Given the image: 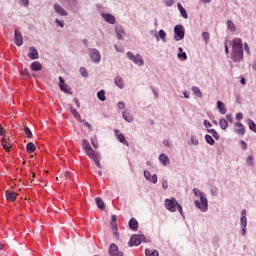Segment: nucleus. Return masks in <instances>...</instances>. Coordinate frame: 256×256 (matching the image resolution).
Returning <instances> with one entry per match:
<instances>
[{
	"instance_id": "nucleus-17",
	"label": "nucleus",
	"mask_w": 256,
	"mask_h": 256,
	"mask_svg": "<svg viewBox=\"0 0 256 256\" xmlns=\"http://www.w3.org/2000/svg\"><path fill=\"white\" fill-rule=\"evenodd\" d=\"M102 17L107 23H110L111 25H114L115 16H113L111 14H102Z\"/></svg>"
},
{
	"instance_id": "nucleus-58",
	"label": "nucleus",
	"mask_w": 256,
	"mask_h": 256,
	"mask_svg": "<svg viewBox=\"0 0 256 256\" xmlns=\"http://www.w3.org/2000/svg\"><path fill=\"white\" fill-rule=\"evenodd\" d=\"M74 103H75L76 107H78V109L81 107V103L79 102V99L74 98Z\"/></svg>"
},
{
	"instance_id": "nucleus-22",
	"label": "nucleus",
	"mask_w": 256,
	"mask_h": 256,
	"mask_svg": "<svg viewBox=\"0 0 256 256\" xmlns=\"http://www.w3.org/2000/svg\"><path fill=\"white\" fill-rule=\"evenodd\" d=\"M159 161L162 163V165L166 166L169 165L170 161H169V157H167V155L165 154H161L159 156Z\"/></svg>"
},
{
	"instance_id": "nucleus-23",
	"label": "nucleus",
	"mask_w": 256,
	"mask_h": 256,
	"mask_svg": "<svg viewBox=\"0 0 256 256\" xmlns=\"http://www.w3.org/2000/svg\"><path fill=\"white\" fill-rule=\"evenodd\" d=\"M31 69L32 71H41V69H43V66H41V63H39L38 61H34L31 64Z\"/></svg>"
},
{
	"instance_id": "nucleus-19",
	"label": "nucleus",
	"mask_w": 256,
	"mask_h": 256,
	"mask_svg": "<svg viewBox=\"0 0 256 256\" xmlns=\"http://www.w3.org/2000/svg\"><path fill=\"white\" fill-rule=\"evenodd\" d=\"M54 9L56 13H58V15H62V16L67 15V11H65V9H63V7H61L59 4H55Z\"/></svg>"
},
{
	"instance_id": "nucleus-26",
	"label": "nucleus",
	"mask_w": 256,
	"mask_h": 256,
	"mask_svg": "<svg viewBox=\"0 0 256 256\" xmlns=\"http://www.w3.org/2000/svg\"><path fill=\"white\" fill-rule=\"evenodd\" d=\"M35 149H37V147L35 146V144L33 142H30L26 145L27 153H35Z\"/></svg>"
},
{
	"instance_id": "nucleus-10",
	"label": "nucleus",
	"mask_w": 256,
	"mask_h": 256,
	"mask_svg": "<svg viewBox=\"0 0 256 256\" xmlns=\"http://www.w3.org/2000/svg\"><path fill=\"white\" fill-rule=\"evenodd\" d=\"M234 127L235 133H237V135H241L242 137L245 135V126L241 122H236Z\"/></svg>"
},
{
	"instance_id": "nucleus-35",
	"label": "nucleus",
	"mask_w": 256,
	"mask_h": 256,
	"mask_svg": "<svg viewBox=\"0 0 256 256\" xmlns=\"http://www.w3.org/2000/svg\"><path fill=\"white\" fill-rule=\"evenodd\" d=\"M227 27L232 33L236 31L235 23L231 20L227 21Z\"/></svg>"
},
{
	"instance_id": "nucleus-64",
	"label": "nucleus",
	"mask_w": 256,
	"mask_h": 256,
	"mask_svg": "<svg viewBox=\"0 0 256 256\" xmlns=\"http://www.w3.org/2000/svg\"><path fill=\"white\" fill-rule=\"evenodd\" d=\"M241 217H247V211L244 209V210H242V212H241Z\"/></svg>"
},
{
	"instance_id": "nucleus-32",
	"label": "nucleus",
	"mask_w": 256,
	"mask_h": 256,
	"mask_svg": "<svg viewBox=\"0 0 256 256\" xmlns=\"http://www.w3.org/2000/svg\"><path fill=\"white\" fill-rule=\"evenodd\" d=\"M248 127L250 131H253L254 133H256V123H254L253 120L251 119L248 120Z\"/></svg>"
},
{
	"instance_id": "nucleus-4",
	"label": "nucleus",
	"mask_w": 256,
	"mask_h": 256,
	"mask_svg": "<svg viewBox=\"0 0 256 256\" xmlns=\"http://www.w3.org/2000/svg\"><path fill=\"white\" fill-rule=\"evenodd\" d=\"M185 38V28L182 25H177L174 27V39L175 41H181Z\"/></svg>"
},
{
	"instance_id": "nucleus-42",
	"label": "nucleus",
	"mask_w": 256,
	"mask_h": 256,
	"mask_svg": "<svg viewBox=\"0 0 256 256\" xmlns=\"http://www.w3.org/2000/svg\"><path fill=\"white\" fill-rule=\"evenodd\" d=\"M99 159H101V156H96V158H92V160L95 162L96 167L101 168V162H99Z\"/></svg>"
},
{
	"instance_id": "nucleus-38",
	"label": "nucleus",
	"mask_w": 256,
	"mask_h": 256,
	"mask_svg": "<svg viewBox=\"0 0 256 256\" xmlns=\"http://www.w3.org/2000/svg\"><path fill=\"white\" fill-rule=\"evenodd\" d=\"M124 34L125 33L123 32V29H121V28L116 29V35H117L118 39H123Z\"/></svg>"
},
{
	"instance_id": "nucleus-54",
	"label": "nucleus",
	"mask_w": 256,
	"mask_h": 256,
	"mask_svg": "<svg viewBox=\"0 0 256 256\" xmlns=\"http://www.w3.org/2000/svg\"><path fill=\"white\" fill-rule=\"evenodd\" d=\"M112 231L116 233L117 231V222H111Z\"/></svg>"
},
{
	"instance_id": "nucleus-33",
	"label": "nucleus",
	"mask_w": 256,
	"mask_h": 256,
	"mask_svg": "<svg viewBox=\"0 0 256 256\" xmlns=\"http://www.w3.org/2000/svg\"><path fill=\"white\" fill-rule=\"evenodd\" d=\"M97 97L100 101H106L107 100V97H105V90H100L98 93H97Z\"/></svg>"
},
{
	"instance_id": "nucleus-18",
	"label": "nucleus",
	"mask_w": 256,
	"mask_h": 256,
	"mask_svg": "<svg viewBox=\"0 0 256 256\" xmlns=\"http://www.w3.org/2000/svg\"><path fill=\"white\" fill-rule=\"evenodd\" d=\"M178 10L181 13V16L183 17V19H189V15L187 14V10H185V8H183V5H181V3L177 4Z\"/></svg>"
},
{
	"instance_id": "nucleus-21",
	"label": "nucleus",
	"mask_w": 256,
	"mask_h": 256,
	"mask_svg": "<svg viewBox=\"0 0 256 256\" xmlns=\"http://www.w3.org/2000/svg\"><path fill=\"white\" fill-rule=\"evenodd\" d=\"M217 107L221 113V115H225L227 113V108H225V104L221 101H217Z\"/></svg>"
},
{
	"instance_id": "nucleus-49",
	"label": "nucleus",
	"mask_w": 256,
	"mask_h": 256,
	"mask_svg": "<svg viewBox=\"0 0 256 256\" xmlns=\"http://www.w3.org/2000/svg\"><path fill=\"white\" fill-rule=\"evenodd\" d=\"M82 123H84L85 127L89 129V131H93V127L89 124V122H86L85 120H80Z\"/></svg>"
},
{
	"instance_id": "nucleus-61",
	"label": "nucleus",
	"mask_w": 256,
	"mask_h": 256,
	"mask_svg": "<svg viewBox=\"0 0 256 256\" xmlns=\"http://www.w3.org/2000/svg\"><path fill=\"white\" fill-rule=\"evenodd\" d=\"M92 146L94 147V149H97V147H99V144H97V141L95 140H91Z\"/></svg>"
},
{
	"instance_id": "nucleus-57",
	"label": "nucleus",
	"mask_w": 256,
	"mask_h": 256,
	"mask_svg": "<svg viewBox=\"0 0 256 256\" xmlns=\"http://www.w3.org/2000/svg\"><path fill=\"white\" fill-rule=\"evenodd\" d=\"M247 163H248V165H253V156H249L247 158Z\"/></svg>"
},
{
	"instance_id": "nucleus-7",
	"label": "nucleus",
	"mask_w": 256,
	"mask_h": 256,
	"mask_svg": "<svg viewBox=\"0 0 256 256\" xmlns=\"http://www.w3.org/2000/svg\"><path fill=\"white\" fill-rule=\"evenodd\" d=\"M243 50V40L241 38H235L232 42V51H242Z\"/></svg>"
},
{
	"instance_id": "nucleus-48",
	"label": "nucleus",
	"mask_w": 256,
	"mask_h": 256,
	"mask_svg": "<svg viewBox=\"0 0 256 256\" xmlns=\"http://www.w3.org/2000/svg\"><path fill=\"white\" fill-rule=\"evenodd\" d=\"M144 177H145V179H147V181H149L151 179L152 175L149 171L145 170Z\"/></svg>"
},
{
	"instance_id": "nucleus-30",
	"label": "nucleus",
	"mask_w": 256,
	"mask_h": 256,
	"mask_svg": "<svg viewBox=\"0 0 256 256\" xmlns=\"http://www.w3.org/2000/svg\"><path fill=\"white\" fill-rule=\"evenodd\" d=\"M70 112L75 117V119H78V121H81V115H79V112H77V109L70 107Z\"/></svg>"
},
{
	"instance_id": "nucleus-1",
	"label": "nucleus",
	"mask_w": 256,
	"mask_h": 256,
	"mask_svg": "<svg viewBox=\"0 0 256 256\" xmlns=\"http://www.w3.org/2000/svg\"><path fill=\"white\" fill-rule=\"evenodd\" d=\"M193 193L196 197H200V201L196 200L195 201V205L196 207H198V209H200V211H207V207H209V204L207 202V197H205V194H203V192L199 191V189L194 188L193 189Z\"/></svg>"
},
{
	"instance_id": "nucleus-2",
	"label": "nucleus",
	"mask_w": 256,
	"mask_h": 256,
	"mask_svg": "<svg viewBox=\"0 0 256 256\" xmlns=\"http://www.w3.org/2000/svg\"><path fill=\"white\" fill-rule=\"evenodd\" d=\"M164 205L166 209L170 211V213H175V211H177V206L179 205V202L177 201V199L171 197L170 199L168 198L164 200Z\"/></svg>"
},
{
	"instance_id": "nucleus-25",
	"label": "nucleus",
	"mask_w": 256,
	"mask_h": 256,
	"mask_svg": "<svg viewBox=\"0 0 256 256\" xmlns=\"http://www.w3.org/2000/svg\"><path fill=\"white\" fill-rule=\"evenodd\" d=\"M86 155H88L90 159H96L97 157H99V154L95 153V151H93V148H89L88 151H86Z\"/></svg>"
},
{
	"instance_id": "nucleus-55",
	"label": "nucleus",
	"mask_w": 256,
	"mask_h": 256,
	"mask_svg": "<svg viewBox=\"0 0 256 256\" xmlns=\"http://www.w3.org/2000/svg\"><path fill=\"white\" fill-rule=\"evenodd\" d=\"M117 107H118V109L123 110V109H125V103L124 102H118Z\"/></svg>"
},
{
	"instance_id": "nucleus-44",
	"label": "nucleus",
	"mask_w": 256,
	"mask_h": 256,
	"mask_svg": "<svg viewBox=\"0 0 256 256\" xmlns=\"http://www.w3.org/2000/svg\"><path fill=\"white\" fill-rule=\"evenodd\" d=\"M0 135L3 138L7 137V130H5L1 124H0Z\"/></svg>"
},
{
	"instance_id": "nucleus-5",
	"label": "nucleus",
	"mask_w": 256,
	"mask_h": 256,
	"mask_svg": "<svg viewBox=\"0 0 256 256\" xmlns=\"http://www.w3.org/2000/svg\"><path fill=\"white\" fill-rule=\"evenodd\" d=\"M127 57L128 59H130V61H133V63H135V65H138L139 67H143L144 65V61H143V57H141V55H134L133 52H127Z\"/></svg>"
},
{
	"instance_id": "nucleus-6",
	"label": "nucleus",
	"mask_w": 256,
	"mask_h": 256,
	"mask_svg": "<svg viewBox=\"0 0 256 256\" xmlns=\"http://www.w3.org/2000/svg\"><path fill=\"white\" fill-rule=\"evenodd\" d=\"M90 58L92 59L93 63H99L101 61V53L97 49H90L89 50Z\"/></svg>"
},
{
	"instance_id": "nucleus-41",
	"label": "nucleus",
	"mask_w": 256,
	"mask_h": 256,
	"mask_svg": "<svg viewBox=\"0 0 256 256\" xmlns=\"http://www.w3.org/2000/svg\"><path fill=\"white\" fill-rule=\"evenodd\" d=\"M159 37H160V39H162L163 41H167V39H166L167 33H165L164 30H159Z\"/></svg>"
},
{
	"instance_id": "nucleus-43",
	"label": "nucleus",
	"mask_w": 256,
	"mask_h": 256,
	"mask_svg": "<svg viewBox=\"0 0 256 256\" xmlns=\"http://www.w3.org/2000/svg\"><path fill=\"white\" fill-rule=\"evenodd\" d=\"M202 37H203L206 44L209 43V38H210L209 32H203Z\"/></svg>"
},
{
	"instance_id": "nucleus-47",
	"label": "nucleus",
	"mask_w": 256,
	"mask_h": 256,
	"mask_svg": "<svg viewBox=\"0 0 256 256\" xmlns=\"http://www.w3.org/2000/svg\"><path fill=\"white\" fill-rule=\"evenodd\" d=\"M150 183H157V174H153L152 177L148 180Z\"/></svg>"
},
{
	"instance_id": "nucleus-11",
	"label": "nucleus",
	"mask_w": 256,
	"mask_h": 256,
	"mask_svg": "<svg viewBox=\"0 0 256 256\" xmlns=\"http://www.w3.org/2000/svg\"><path fill=\"white\" fill-rule=\"evenodd\" d=\"M115 135L118 139V141H120V143H123V145H126V147H129V142L127 141V139H125V135H123L122 133L119 132V130H114Z\"/></svg>"
},
{
	"instance_id": "nucleus-34",
	"label": "nucleus",
	"mask_w": 256,
	"mask_h": 256,
	"mask_svg": "<svg viewBox=\"0 0 256 256\" xmlns=\"http://www.w3.org/2000/svg\"><path fill=\"white\" fill-rule=\"evenodd\" d=\"M205 139L208 145H215V139H213V136L206 134Z\"/></svg>"
},
{
	"instance_id": "nucleus-60",
	"label": "nucleus",
	"mask_w": 256,
	"mask_h": 256,
	"mask_svg": "<svg viewBox=\"0 0 256 256\" xmlns=\"http://www.w3.org/2000/svg\"><path fill=\"white\" fill-rule=\"evenodd\" d=\"M240 143H241L242 149L244 150L247 149V143L245 141L241 140Z\"/></svg>"
},
{
	"instance_id": "nucleus-51",
	"label": "nucleus",
	"mask_w": 256,
	"mask_h": 256,
	"mask_svg": "<svg viewBox=\"0 0 256 256\" xmlns=\"http://www.w3.org/2000/svg\"><path fill=\"white\" fill-rule=\"evenodd\" d=\"M80 73L82 77H87V69L81 67L80 68Z\"/></svg>"
},
{
	"instance_id": "nucleus-24",
	"label": "nucleus",
	"mask_w": 256,
	"mask_h": 256,
	"mask_svg": "<svg viewBox=\"0 0 256 256\" xmlns=\"http://www.w3.org/2000/svg\"><path fill=\"white\" fill-rule=\"evenodd\" d=\"M96 205L98 208H100L101 211L105 210V202H103V199H101V197L96 198Z\"/></svg>"
},
{
	"instance_id": "nucleus-16",
	"label": "nucleus",
	"mask_w": 256,
	"mask_h": 256,
	"mask_svg": "<svg viewBox=\"0 0 256 256\" xmlns=\"http://www.w3.org/2000/svg\"><path fill=\"white\" fill-rule=\"evenodd\" d=\"M6 199L7 201H15L17 199V193L11 190L6 191Z\"/></svg>"
},
{
	"instance_id": "nucleus-62",
	"label": "nucleus",
	"mask_w": 256,
	"mask_h": 256,
	"mask_svg": "<svg viewBox=\"0 0 256 256\" xmlns=\"http://www.w3.org/2000/svg\"><path fill=\"white\" fill-rule=\"evenodd\" d=\"M204 126H205V127H212V124H211V122L205 120V121H204Z\"/></svg>"
},
{
	"instance_id": "nucleus-45",
	"label": "nucleus",
	"mask_w": 256,
	"mask_h": 256,
	"mask_svg": "<svg viewBox=\"0 0 256 256\" xmlns=\"http://www.w3.org/2000/svg\"><path fill=\"white\" fill-rule=\"evenodd\" d=\"M163 3L166 7H173V0H163Z\"/></svg>"
},
{
	"instance_id": "nucleus-56",
	"label": "nucleus",
	"mask_w": 256,
	"mask_h": 256,
	"mask_svg": "<svg viewBox=\"0 0 256 256\" xmlns=\"http://www.w3.org/2000/svg\"><path fill=\"white\" fill-rule=\"evenodd\" d=\"M179 59H181V57L184 59V61H187V53L183 52L181 54H178Z\"/></svg>"
},
{
	"instance_id": "nucleus-52",
	"label": "nucleus",
	"mask_w": 256,
	"mask_h": 256,
	"mask_svg": "<svg viewBox=\"0 0 256 256\" xmlns=\"http://www.w3.org/2000/svg\"><path fill=\"white\" fill-rule=\"evenodd\" d=\"M191 143L192 145H199V140L195 136L191 137Z\"/></svg>"
},
{
	"instance_id": "nucleus-3",
	"label": "nucleus",
	"mask_w": 256,
	"mask_h": 256,
	"mask_svg": "<svg viewBox=\"0 0 256 256\" xmlns=\"http://www.w3.org/2000/svg\"><path fill=\"white\" fill-rule=\"evenodd\" d=\"M142 241H145V235L134 234L131 236L128 242V247L138 246Z\"/></svg>"
},
{
	"instance_id": "nucleus-50",
	"label": "nucleus",
	"mask_w": 256,
	"mask_h": 256,
	"mask_svg": "<svg viewBox=\"0 0 256 256\" xmlns=\"http://www.w3.org/2000/svg\"><path fill=\"white\" fill-rule=\"evenodd\" d=\"M241 226L247 227V217H241Z\"/></svg>"
},
{
	"instance_id": "nucleus-63",
	"label": "nucleus",
	"mask_w": 256,
	"mask_h": 256,
	"mask_svg": "<svg viewBox=\"0 0 256 256\" xmlns=\"http://www.w3.org/2000/svg\"><path fill=\"white\" fill-rule=\"evenodd\" d=\"M111 219H112V223H117V215H112Z\"/></svg>"
},
{
	"instance_id": "nucleus-59",
	"label": "nucleus",
	"mask_w": 256,
	"mask_h": 256,
	"mask_svg": "<svg viewBox=\"0 0 256 256\" xmlns=\"http://www.w3.org/2000/svg\"><path fill=\"white\" fill-rule=\"evenodd\" d=\"M236 119H238L239 121H241V119H243V113L239 112L236 114Z\"/></svg>"
},
{
	"instance_id": "nucleus-14",
	"label": "nucleus",
	"mask_w": 256,
	"mask_h": 256,
	"mask_svg": "<svg viewBox=\"0 0 256 256\" xmlns=\"http://www.w3.org/2000/svg\"><path fill=\"white\" fill-rule=\"evenodd\" d=\"M1 145L6 153H9V151H11V143L9 142V139L3 138L1 140Z\"/></svg>"
},
{
	"instance_id": "nucleus-40",
	"label": "nucleus",
	"mask_w": 256,
	"mask_h": 256,
	"mask_svg": "<svg viewBox=\"0 0 256 256\" xmlns=\"http://www.w3.org/2000/svg\"><path fill=\"white\" fill-rule=\"evenodd\" d=\"M208 132H210L211 135L214 137V139H216V140L218 141V139H219V134L217 133V130H215V129H210V130H208Z\"/></svg>"
},
{
	"instance_id": "nucleus-46",
	"label": "nucleus",
	"mask_w": 256,
	"mask_h": 256,
	"mask_svg": "<svg viewBox=\"0 0 256 256\" xmlns=\"http://www.w3.org/2000/svg\"><path fill=\"white\" fill-rule=\"evenodd\" d=\"M244 51H245V53H247L248 55H251V49L249 48V44L244 43Z\"/></svg>"
},
{
	"instance_id": "nucleus-53",
	"label": "nucleus",
	"mask_w": 256,
	"mask_h": 256,
	"mask_svg": "<svg viewBox=\"0 0 256 256\" xmlns=\"http://www.w3.org/2000/svg\"><path fill=\"white\" fill-rule=\"evenodd\" d=\"M176 207H177V210L179 211L180 215H181L182 217H184V214H183V207L181 206V204H178Z\"/></svg>"
},
{
	"instance_id": "nucleus-31",
	"label": "nucleus",
	"mask_w": 256,
	"mask_h": 256,
	"mask_svg": "<svg viewBox=\"0 0 256 256\" xmlns=\"http://www.w3.org/2000/svg\"><path fill=\"white\" fill-rule=\"evenodd\" d=\"M220 127L221 129L225 130L227 127H229V122L225 118L220 119Z\"/></svg>"
},
{
	"instance_id": "nucleus-37",
	"label": "nucleus",
	"mask_w": 256,
	"mask_h": 256,
	"mask_svg": "<svg viewBox=\"0 0 256 256\" xmlns=\"http://www.w3.org/2000/svg\"><path fill=\"white\" fill-rule=\"evenodd\" d=\"M24 133L26 135V137H28V139H31V137H33V133L31 132V129H29V127H24Z\"/></svg>"
},
{
	"instance_id": "nucleus-9",
	"label": "nucleus",
	"mask_w": 256,
	"mask_h": 256,
	"mask_svg": "<svg viewBox=\"0 0 256 256\" xmlns=\"http://www.w3.org/2000/svg\"><path fill=\"white\" fill-rule=\"evenodd\" d=\"M109 254L111 256H123V252L119 251V247L115 243L110 244Z\"/></svg>"
},
{
	"instance_id": "nucleus-8",
	"label": "nucleus",
	"mask_w": 256,
	"mask_h": 256,
	"mask_svg": "<svg viewBox=\"0 0 256 256\" xmlns=\"http://www.w3.org/2000/svg\"><path fill=\"white\" fill-rule=\"evenodd\" d=\"M232 60L235 63H239V61H243V50H232Z\"/></svg>"
},
{
	"instance_id": "nucleus-28",
	"label": "nucleus",
	"mask_w": 256,
	"mask_h": 256,
	"mask_svg": "<svg viewBox=\"0 0 256 256\" xmlns=\"http://www.w3.org/2000/svg\"><path fill=\"white\" fill-rule=\"evenodd\" d=\"M145 255L146 256H159V251L151 250V249H146L145 250Z\"/></svg>"
},
{
	"instance_id": "nucleus-27",
	"label": "nucleus",
	"mask_w": 256,
	"mask_h": 256,
	"mask_svg": "<svg viewBox=\"0 0 256 256\" xmlns=\"http://www.w3.org/2000/svg\"><path fill=\"white\" fill-rule=\"evenodd\" d=\"M192 91L194 95H196V97H199L200 99L201 97H203V93L201 92V89H199V87L197 86L192 87Z\"/></svg>"
},
{
	"instance_id": "nucleus-29",
	"label": "nucleus",
	"mask_w": 256,
	"mask_h": 256,
	"mask_svg": "<svg viewBox=\"0 0 256 256\" xmlns=\"http://www.w3.org/2000/svg\"><path fill=\"white\" fill-rule=\"evenodd\" d=\"M59 81H60V89L61 91H64V93H67V86L65 85V80H63V77H59Z\"/></svg>"
},
{
	"instance_id": "nucleus-13",
	"label": "nucleus",
	"mask_w": 256,
	"mask_h": 256,
	"mask_svg": "<svg viewBox=\"0 0 256 256\" xmlns=\"http://www.w3.org/2000/svg\"><path fill=\"white\" fill-rule=\"evenodd\" d=\"M28 57L32 60L39 59V52H37V49H35V47H30Z\"/></svg>"
},
{
	"instance_id": "nucleus-36",
	"label": "nucleus",
	"mask_w": 256,
	"mask_h": 256,
	"mask_svg": "<svg viewBox=\"0 0 256 256\" xmlns=\"http://www.w3.org/2000/svg\"><path fill=\"white\" fill-rule=\"evenodd\" d=\"M115 85L119 87V89H123V79H121L120 77L115 78Z\"/></svg>"
},
{
	"instance_id": "nucleus-12",
	"label": "nucleus",
	"mask_w": 256,
	"mask_h": 256,
	"mask_svg": "<svg viewBox=\"0 0 256 256\" xmlns=\"http://www.w3.org/2000/svg\"><path fill=\"white\" fill-rule=\"evenodd\" d=\"M15 45L21 47L23 45V35L20 34L17 30L14 32Z\"/></svg>"
},
{
	"instance_id": "nucleus-39",
	"label": "nucleus",
	"mask_w": 256,
	"mask_h": 256,
	"mask_svg": "<svg viewBox=\"0 0 256 256\" xmlns=\"http://www.w3.org/2000/svg\"><path fill=\"white\" fill-rule=\"evenodd\" d=\"M83 147L85 151H88L89 149H91V144H89V141L87 139H83Z\"/></svg>"
},
{
	"instance_id": "nucleus-20",
	"label": "nucleus",
	"mask_w": 256,
	"mask_h": 256,
	"mask_svg": "<svg viewBox=\"0 0 256 256\" xmlns=\"http://www.w3.org/2000/svg\"><path fill=\"white\" fill-rule=\"evenodd\" d=\"M122 117L123 119H125L128 123H132L133 121V116L131 115V113H129L127 110H125L122 113Z\"/></svg>"
},
{
	"instance_id": "nucleus-15",
	"label": "nucleus",
	"mask_w": 256,
	"mask_h": 256,
	"mask_svg": "<svg viewBox=\"0 0 256 256\" xmlns=\"http://www.w3.org/2000/svg\"><path fill=\"white\" fill-rule=\"evenodd\" d=\"M129 227L132 231H137V229H139V222H137V219L131 218L129 220Z\"/></svg>"
}]
</instances>
